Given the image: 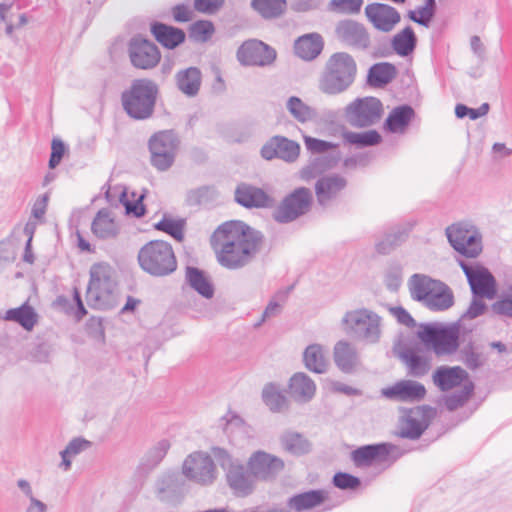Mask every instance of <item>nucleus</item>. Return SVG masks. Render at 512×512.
Instances as JSON below:
<instances>
[{
	"label": "nucleus",
	"mask_w": 512,
	"mask_h": 512,
	"mask_svg": "<svg viewBox=\"0 0 512 512\" xmlns=\"http://www.w3.org/2000/svg\"><path fill=\"white\" fill-rule=\"evenodd\" d=\"M113 268L106 263H96L90 268V280L86 291L87 304L99 310L115 306L116 281Z\"/></svg>",
	"instance_id": "obj_4"
},
{
	"label": "nucleus",
	"mask_w": 512,
	"mask_h": 512,
	"mask_svg": "<svg viewBox=\"0 0 512 512\" xmlns=\"http://www.w3.org/2000/svg\"><path fill=\"white\" fill-rule=\"evenodd\" d=\"M480 298L481 297L473 296L468 309L462 314L460 321H464L465 319H475L486 312L487 305Z\"/></svg>",
	"instance_id": "obj_62"
},
{
	"label": "nucleus",
	"mask_w": 512,
	"mask_h": 512,
	"mask_svg": "<svg viewBox=\"0 0 512 512\" xmlns=\"http://www.w3.org/2000/svg\"><path fill=\"white\" fill-rule=\"evenodd\" d=\"M262 400L265 405L274 413L288 409L289 402L284 393L274 383H268L262 390Z\"/></svg>",
	"instance_id": "obj_42"
},
{
	"label": "nucleus",
	"mask_w": 512,
	"mask_h": 512,
	"mask_svg": "<svg viewBox=\"0 0 512 512\" xmlns=\"http://www.w3.org/2000/svg\"><path fill=\"white\" fill-rule=\"evenodd\" d=\"M305 367L314 373L323 374L328 368V359L324 348L319 344L309 345L303 353Z\"/></svg>",
	"instance_id": "obj_36"
},
{
	"label": "nucleus",
	"mask_w": 512,
	"mask_h": 512,
	"mask_svg": "<svg viewBox=\"0 0 512 512\" xmlns=\"http://www.w3.org/2000/svg\"><path fill=\"white\" fill-rule=\"evenodd\" d=\"M467 379V371L460 366H440L432 375L434 385L442 392H447L460 386Z\"/></svg>",
	"instance_id": "obj_27"
},
{
	"label": "nucleus",
	"mask_w": 512,
	"mask_h": 512,
	"mask_svg": "<svg viewBox=\"0 0 512 512\" xmlns=\"http://www.w3.org/2000/svg\"><path fill=\"white\" fill-rule=\"evenodd\" d=\"M186 492V483L179 473L163 475L156 483V493L161 501L179 502Z\"/></svg>",
	"instance_id": "obj_26"
},
{
	"label": "nucleus",
	"mask_w": 512,
	"mask_h": 512,
	"mask_svg": "<svg viewBox=\"0 0 512 512\" xmlns=\"http://www.w3.org/2000/svg\"><path fill=\"white\" fill-rule=\"evenodd\" d=\"M417 335L437 356L452 355L459 348L460 324L458 322L448 326L438 323L424 324Z\"/></svg>",
	"instance_id": "obj_7"
},
{
	"label": "nucleus",
	"mask_w": 512,
	"mask_h": 512,
	"mask_svg": "<svg viewBox=\"0 0 512 512\" xmlns=\"http://www.w3.org/2000/svg\"><path fill=\"white\" fill-rule=\"evenodd\" d=\"M131 64L138 69L148 70L157 66L161 59L156 44L141 36H134L128 43Z\"/></svg>",
	"instance_id": "obj_15"
},
{
	"label": "nucleus",
	"mask_w": 512,
	"mask_h": 512,
	"mask_svg": "<svg viewBox=\"0 0 512 512\" xmlns=\"http://www.w3.org/2000/svg\"><path fill=\"white\" fill-rule=\"evenodd\" d=\"M381 318L368 309H356L345 313L341 320L343 331L351 338L367 344L379 342Z\"/></svg>",
	"instance_id": "obj_6"
},
{
	"label": "nucleus",
	"mask_w": 512,
	"mask_h": 512,
	"mask_svg": "<svg viewBox=\"0 0 512 512\" xmlns=\"http://www.w3.org/2000/svg\"><path fill=\"white\" fill-rule=\"evenodd\" d=\"M183 475L198 484L209 485L216 479L215 464L207 453L190 454L183 463Z\"/></svg>",
	"instance_id": "obj_14"
},
{
	"label": "nucleus",
	"mask_w": 512,
	"mask_h": 512,
	"mask_svg": "<svg viewBox=\"0 0 512 512\" xmlns=\"http://www.w3.org/2000/svg\"><path fill=\"white\" fill-rule=\"evenodd\" d=\"M279 440L281 447L286 452L295 456L307 454L311 450L310 441L303 434L296 431H284Z\"/></svg>",
	"instance_id": "obj_34"
},
{
	"label": "nucleus",
	"mask_w": 512,
	"mask_h": 512,
	"mask_svg": "<svg viewBox=\"0 0 512 512\" xmlns=\"http://www.w3.org/2000/svg\"><path fill=\"white\" fill-rule=\"evenodd\" d=\"M396 67L388 62L376 63L368 71L367 82L373 87H383L396 77Z\"/></svg>",
	"instance_id": "obj_40"
},
{
	"label": "nucleus",
	"mask_w": 512,
	"mask_h": 512,
	"mask_svg": "<svg viewBox=\"0 0 512 512\" xmlns=\"http://www.w3.org/2000/svg\"><path fill=\"white\" fill-rule=\"evenodd\" d=\"M335 35L345 46L365 51L370 47V34L364 24L352 19L341 20L336 24Z\"/></svg>",
	"instance_id": "obj_16"
},
{
	"label": "nucleus",
	"mask_w": 512,
	"mask_h": 512,
	"mask_svg": "<svg viewBox=\"0 0 512 512\" xmlns=\"http://www.w3.org/2000/svg\"><path fill=\"white\" fill-rule=\"evenodd\" d=\"M338 158L339 157L332 158L330 156L321 155L311 159L309 163L301 169V178L309 181L322 175L336 164Z\"/></svg>",
	"instance_id": "obj_44"
},
{
	"label": "nucleus",
	"mask_w": 512,
	"mask_h": 512,
	"mask_svg": "<svg viewBox=\"0 0 512 512\" xmlns=\"http://www.w3.org/2000/svg\"><path fill=\"white\" fill-rule=\"evenodd\" d=\"M175 84L177 89L187 97L198 95L202 83V73L197 67H188L176 72Z\"/></svg>",
	"instance_id": "obj_29"
},
{
	"label": "nucleus",
	"mask_w": 512,
	"mask_h": 512,
	"mask_svg": "<svg viewBox=\"0 0 512 512\" xmlns=\"http://www.w3.org/2000/svg\"><path fill=\"white\" fill-rule=\"evenodd\" d=\"M263 244V234L242 221L225 222L211 236L217 262L228 270H240L251 264Z\"/></svg>",
	"instance_id": "obj_1"
},
{
	"label": "nucleus",
	"mask_w": 512,
	"mask_h": 512,
	"mask_svg": "<svg viewBox=\"0 0 512 512\" xmlns=\"http://www.w3.org/2000/svg\"><path fill=\"white\" fill-rule=\"evenodd\" d=\"M300 154V145L283 136H274L261 148V156L266 160L279 158L285 162H295Z\"/></svg>",
	"instance_id": "obj_19"
},
{
	"label": "nucleus",
	"mask_w": 512,
	"mask_h": 512,
	"mask_svg": "<svg viewBox=\"0 0 512 512\" xmlns=\"http://www.w3.org/2000/svg\"><path fill=\"white\" fill-rule=\"evenodd\" d=\"M347 186V179L340 174L321 176L315 183V194L320 206L327 207L336 200Z\"/></svg>",
	"instance_id": "obj_23"
},
{
	"label": "nucleus",
	"mask_w": 512,
	"mask_h": 512,
	"mask_svg": "<svg viewBox=\"0 0 512 512\" xmlns=\"http://www.w3.org/2000/svg\"><path fill=\"white\" fill-rule=\"evenodd\" d=\"M214 33L213 23L208 20L194 22L189 29V36L195 41L205 42Z\"/></svg>",
	"instance_id": "obj_55"
},
{
	"label": "nucleus",
	"mask_w": 512,
	"mask_h": 512,
	"mask_svg": "<svg viewBox=\"0 0 512 512\" xmlns=\"http://www.w3.org/2000/svg\"><path fill=\"white\" fill-rule=\"evenodd\" d=\"M363 0H330L328 7L331 11L342 14H357L360 12Z\"/></svg>",
	"instance_id": "obj_56"
},
{
	"label": "nucleus",
	"mask_w": 512,
	"mask_h": 512,
	"mask_svg": "<svg viewBox=\"0 0 512 512\" xmlns=\"http://www.w3.org/2000/svg\"><path fill=\"white\" fill-rule=\"evenodd\" d=\"M151 33L165 48L174 49L185 41V32L177 27L161 22L151 24Z\"/></svg>",
	"instance_id": "obj_32"
},
{
	"label": "nucleus",
	"mask_w": 512,
	"mask_h": 512,
	"mask_svg": "<svg viewBox=\"0 0 512 512\" xmlns=\"http://www.w3.org/2000/svg\"><path fill=\"white\" fill-rule=\"evenodd\" d=\"M435 415L436 409L429 405L404 410L400 420L398 436L410 440L419 439L429 427Z\"/></svg>",
	"instance_id": "obj_12"
},
{
	"label": "nucleus",
	"mask_w": 512,
	"mask_h": 512,
	"mask_svg": "<svg viewBox=\"0 0 512 512\" xmlns=\"http://www.w3.org/2000/svg\"><path fill=\"white\" fill-rule=\"evenodd\" d=\"M185 225V219H172L164 216L154 225V228L158 231L165 232L177 241H182L184 238Z\"/></svg>",
	"instance_id": "obj_50"
},
{
	"label": "nucleus",
	"mask_w": 512,
	"mask_h": 512,
	"mask_svg": "<svg viewBox=\"0 0 512 512\" xmlns=\"http://www.w3.org/2000/svg\"><path fill=\"white\" fill-rule=\"evenodd\" d=\"M247 464L256 481H273L285 466L281 458L264 451L254 452Z\"/></svg>",
	"instance_id": "obj_18"
},
{
	"label": "nucleus",
	"mask_w": 512,
	"mask_h": 512,
	"mask_svg": "<svg viewBox=\"0 0 512 512\" xmlns=\"http://www.w3.org/2000/svg\"><path fill=\"white\" fill-rule=\"evenodd\" d=\"M186 282L202 297L210 299L214 295V287L204 271L188 266L185 273Z\"/></svg>",
	"instance_id": "obj_37"
},
{
	"label": "nucleus",
	"mask_w": 512,
	"mask_h": 512,
	"mask_svg": "<svg viewBox=\"0 0 512 512\" xmlns=\"http://www.w3.org/2000/svg\"><path fill=\"white\" fill-rule=\"evenodd\" d=\"M342 138L345 144L355 146L359 149L376 146L382 142V136L376 130L353 132L343 129Z\"/></svg>",
	"instance_id": "obj_39"
},
{
	"label": "nucleus",
	"mask_w": 512,
	"mask_h": 512,
	"mask_svg": "<svg viewBox=\"0 0 512 512\" xmlns=\"http://www.w3.org/2000/svg\"><path fill=\"white\" fill-rule=\"evenodd\" d=\"M451 246L467 258H476L482 252V236L479 230L469 223H457L446 229Z\"/></svg>",
	"instance_id": "obj_10"
},
{
	"label": "nucleus",
	"mask_w": 512,
	"mask_h": 512,
	"mask_svg": "<svg viewBox=\"0 0 512 512\" xmlns=\"http://www.w3.org/2000/svg\"><path fill=\"white\" fill-rule=\"evenodd\" d=\"M474 386L472 383L465 384L464 387L445 397V406L449 411H455L462 407L473 393Z\"/></svg>",
	"instance_id": "obj_53"
},
{
	"label": "nucleus",
	"mask_w": 512,
	"mask_h": 512,
	"mask_svg": "<svg viewBox=\"0 0 512 512\" xmlns=\"http://www.w3.org/2000/svg\"><path fill=\"white\" fill-rule=\"evenodd\" d=\"M316 385L305 373H295L289 380V394L297 402H309L315 395Z\"/></svg>",
	"instance_id": "obj_30"
},
{
	"label": "nucleus",
	"mask_w": 512,
	"mask_h": 512,
	"mask_svg": "<svg viewBox=\"0 0 512 512\" xmlns=\"http://www.w3.org/2000/svg\"><path fill=\"white\" fill-rule=\"evenodd\" d=\"M365 15L375 29L390 32L400 22V13L392 6L383 3H371L365 7Z\"/></svg>",
	"instance_id": "obj_20"
},
{
	"label": "nucleus",
	"mask_w": 512,
	"mask_h": 512,
	"mask_svg": "<svg viewBox=\"0 0 512 512\" xmlns=\"http://www.w3.org/2000/svg\"><path fill=\"white\" fill-rule=\"evenodd\" d=\"M169 448L170 444L167 440L159 441L145 454L142 464L149 469L154 468L163 460Z\"/></svg>",
	"instance_id": "obj_52"
},
{
	"label": "nucleus",
	"mask_w": 512,
	"mask_h": 512,
	"mask_svg": "<svg viewBox=\"0 0 512 512\" xmlns=\"http://www.w3.org/2000/svg\"><path fill=\"white\" fill-rule=\"evenodd\" d=\"M304 143L307 150L317 154H323L329 150L336 149L339 147V144L337 143L321 140L311 136H305Z\"/></svg>",
	"instance_id": "obj_60"
},
{
	"label": "nucleus",
	"mask_w": 512,
	"mask_h": 512,
	"mask_svg": "<svg viewBox=\"0 0 512 512\" xmlns=\"http://www.w3.org/2000/svg\"><path fill=\"white\" fill-rule=\"evenodd\" d=\"M401 360L406 364L409 374L414 377H422L430 369V359L419 355L411 348H407L400 353Z\"/></svg>",
	"instance_id": "obj_41"
},
{
	"label": "nucleus",
	"mask_w": 512,
	"mask_h": 512,
	"mask_svg": "<svg viewBox=\"0 0 512 512\" xmlns=\"http://www.w3.org/2000/svg\"><path fill=\"white\" fill-rule=\"evenodd\" d=\"M66 152V146L62 140L54 138L51 144V155L49 159V168H56Z\"/></svg>",
	"instance_id": "obj_64"
},
{
	"label": "nucleus",
	"mask_w": 512,
	"mask_h": 512,
	"mask_svg": "<svg viewBox=\"0 0 512 512\" xmlns=\"http://www.w3.org/2000/svg\"><path fill=\"white\" fill-rule=\"evenodd\" d=\"M159 96L158 84L149 78L134 79L121 94V103L126 114L134 120L153 117Z\"/></svg>",
	"instance_id": "obj_3"
},
{
	"label": "nucleus",
	"mask_w": 512,
	"mask_h": 512,
	"mask_svg": "<svg viewBox=\"0 0 512 512\" xmlns=\"http://www.w3.org/2000/svg\"><path fill=\"white\" fill-rule=\"evenodd\" d=\"M333 356L336 366L344 373L354 372L361 363L356 347L346 340L335 344Z\"/></svg>",
	"instance_id": "obj_28"
},
{
	"label": "nucleus",
	"mask_w": 512,
	"mask_h": 512,
	"mask_svg": "<svg viewBox=\"0 0 512 512\" xmlns=\"http://www.w3.org/2000/svg\"><path fill=\"white\" fill-rule=\"evenodd\" d=\"M5 320L13 321L20 324L25 330H32L37 323V314L33 307L27 303L22 304L18 308L9 309L6 311Z\"/></svg>",
	"instance_id": "obj_45"
},
{
	"label": "nucleus",
	"mask_w": 512,
	"mask_h": 512,
	"mask_svg": "<svg viewBox=\"0 0 512 512\" xmlns=\"http://www.w3.org/2000/svg\"><path fill=\"white\" fill-rule=\"evenodd\" d=\"M391 45L399 56L406 57L410 55L417 45V37L412 27L407 26L395 34L392 38Z\"/></svg>",
	"instance_id": "obj_43"
},
{
	"label": "nucleus",
	"mask_w": 512,
	"mask_h": 512,
	"mask_svg": "<svg viewBox=\"0 0 512 512\" xmlns=\"http://www.w3.org/2000/svg\"><path fill=\"white\" fill-rule=\"evenodd\" d=\"M151 164L159 171L169 169L176 157L179 139L172 130L159 131L148 142Z\"/></svg>",
	"instance_id": "obj_11"
},
{
	"label": "nucleus",
	"mask_w": 512,
	"mask_h": 512,
	"mask_svg": "<svg viewBox=\"0 0 512 512\" xmlns=\"http://www.w3.org/2000/svg\"><path fill=\"white\" fill-rule=\"evenodd\" d=\"M286 108L292 117L300 123L314 121L318 117V113L315 108L307 105L296 96H291L287 100Z\"/></svg>",
	"instance_id": "obj_46"
},
{
	"label": "nucleus",
	"mask_w": 512,
	"mask_h": 512,
	"mask_svg": "<svg viewBox=\"0 0 512 512\" xmlns=\"http://www.w3.org/2000/svg\"><path fill=\"white\" fill-rule=\"evenodd\" d=\"M492 309L498 315L512 318V286L508 288L506 295L493 303Z\"/></svg>",
	"instance_id": "obj_63"
},
{
	"label": "nucleus",
	"mask_w": 512,
	"mask_h": 512,
	"mask_svg": "<svg viewBox=\"0 0 512 512\" xmlns=\"http://www.w3.org/2000/svg\"><path fill=\"white\" fill-rule=\"evenodd\" d=\"M291 289L292 287H289L286 290H280L276 293L263 311L262 321H265L267 318L275 317L281 313L282 304L286 302Z\"/></svg>",
	"instance_id": "obj_54"
},
{
	"label": "nucleus",
	"mask_w": 512,
	"mask_h": 512,
	"mask_svg": "<svg viewBox=\"0 0 512 512\" xmlns=\"http://www.w3.org/2000/svg\"><path fill=\"white\" fill-rule=\"evenodd\" d=\"M408 231L406 229L397 228L376 244V250L380 254H389L397 246L407 238Z\"/></svg>",
	"instance_id": "obj_51"
},
{
	"label": "nucleus",
	"mask_w": 512,
	"mask_h": 512,
	"mask_svg": "<svg viewBox=\"0 0 512 512\" xmlns=\"http://www.w3.org/2000/svg\"><path fill=\"white\" fill-rule=\"evenodd\" d=\"M251 6L264 19H275L285 12L286 0H252Z\"/></svg>",
	"instance_id": "obj_48"
},
{
	"label": "nucleus",
	"mask_w": 512,
	"mask_h": 512,
	"mask_svg": "<svg viewBox=\"0 0 512 512\" xmlns=\"http://www.w3.org/2000/svg\"><path fill=\"white\" fill-rule=\"evenodd\" d=\"M384 109L382 102L372 96L356 98L344 108L346 122L358 129L368 128L377 124Z\"/></svg>",
	"instance_id": "obj_8"
},
{
	"label": "nucleus",
	"mask_w": 512,
	"mask_h": 512,
	"mask_svg": "<svg viewBox=\"0 0 512 512\" xmlns=\"http://www.w3.org/2000/svg\"><path fill=\"white\" fill-rule=\"evenodd\" d=\"M140 268L154 277H165L177 268V260L170 243L152 240L143 245L137 255Z\"/></svg>",
	"instance_id": "obj_5"
},
{
	"label": "nucleus",
	"mask_w": 512,
	"mask_h": 512,
	"mask_svg": "<svg viewBox=\"0 0 512 512\" xmlns=\"http://www.w3.org/2000/svg\"><path fill=\"white\" fill-rule=\"evenodd\" d=\"M227 482L233 493L245 497L253 493L256 479L249 468L238 462H231L227 470Z\"/></svg>",
	"instance_id": "obj_21"
},
{
	"label": "nucleus",
	"mask_w": 512,
	"mask_h": 512,
	"mask_svg": "<svg viewBox=\"0 0 512 512\" xmlns=\"http://www.w3.org/2000/svg\"><path fill=\"white\" fill-rule=\"evenodd\" d=\"M425 394L424 385L413 380H401L381 390L383 397L399 402L420 401L425 397Z\"/></svg>",
	"instance_id": "obj_22"
},
{
	"label": "nucleus",
	"mask_w": 512,
	"mask_h": 512,
	"mask_svg": "<svg viewBox=\"0 0 512 512\" xmlns=\"http://www.w3.org/2000/svg\"><path fill=\"white\" fill-rule=\"evenodd\" d=\"M397 447L390 443H378L361 446L351 453V458L357 467L370 466L373 462L387 461Z\"/></svg>",
	"instance_id": "obj_24"
},
{
	"label": "nucleus",
	"mask_w": 512,
	"mask_h": 512,
	"mask_svg": "<svg viewBox=\"0 0 512 512\" xmlns=\"http://www.w3.org/2000/svg\"><path fill=\"white\" fill-rule=\"evenodd\" d=\"M323 47V38L318 33L305 34L294 43L295 54L306 61L317 58L321 54Z\"/></svg>",
	"instance_id": "obj_31"
},
{
	"label": "nucleus",
	"mask_w": 512,
	"mask_h": 512,
	"mask_svg": "<svg viewBox=\"0 0 512 512\" xmlns=\"http://www.w3.org/2000/svg\"><path fill=\"white\" fill-rule=\"evenodd\" d=\"M402 267L398 263L389 265L385 272L384 283L390 291H397L402 284Z\"/></svg>",
	"instance_id": "obj_58"
},
{
	"label": "nucleus",
	"mask_w": 512,
	"mask_h": 512,
	"mask_svg": "<svg viewBox=\"0 0 512 512\" xmlns=\"http://www.w3.org/2000/svg\"><path fill=\"white\" fill-rule=\"evenodd\" d=\"M313 195L309 188L298 187L286 195L273 211V219L281 224L291 223L307 214L312 207Z\"/></svg>",
	"instance_id": "obj_9"
},
{
	"label": "nucleus",
	"mask_w": 512,
	"mask_h": 512,
	"mask_svg": "<svg viewBox=\"0 0 512 512\" xmlns=\"http://www.w3.org/2000/svg\"><path fill=\"white\" fill-rule=\"evenodd\" d=\"M235 201L245 208H269L274 200L263 189L248 183H240L235 189Z\"/></svg>",
	"instance_id": "obj_25"
},
{
	"label": "nucleus",
	"mask_w": 512,
	"mask_h": 512,
	"mask_svg": "<svg viewBox=\"0 0 512 512\" xmlns=\"http://www.w3.org/2000/svg\"><path fill=\"white\" fill-rule=\"evenodd\" d=\"M437 281L424 274H413L408 281L412 299L418 302L425 300L431 287L437 285Z\"/></svg>",
	"instance_id": "obj_47"
},
{
	"label": "nucleus",
	"mask_w": 512,
	"mask_h": 512,
	"mask_svg": "<svg viewBox=\"0 0 512 512\" xmlns=\"http://www.w3.org/2000/svg\"><path fill=\"white\" fill-rule=\"evenodd\" d=\"M144 195H140L136 200L131 201L128 199L126 190L122 191L120 195V202L125 207L126 214L133 215L140 218L145 215L146 209L143 204Z\"/></svg>",
	"instance_id": "obj_57"
},
{
	"label": "nucleus",
	"mask_w": 512,
	"mask_h": 512,
	"mask_svg": "<svg viewBox=\"0 0 512 512\" xmlns=\"http://www.w3.org/2000/svg\"><path fill=\"white\" fill-rule=\"evenodd\" d=\"M326 499L323 490H310L292 496L288 500V506L295 511L301 512L321 505Z\"/></svg>",
	"instance_id": "obj_38"
},
{
	"label": "nucleus",
	"mask_w": 512,
	"mask_h": 512,
	"mask_svg": "<svg viewBox=\"0 0 512 512\" xmlns=\"http://www.w3.org/2000/svg\"><path fill=\"white\" fill-rule=\"evenodd\" d=\"M357 64L347 52H336L326 61L318 79L319 90L326 95L346 92L354 83Z\"/></svg>",
	"instance_id": "obj_2"
},
{
	"label": "nucleus",
	"mask_w": 512,
	"mask_h": 512,
	"mask_svg": "<svg viewBox=\"0 0 512 512\" xmlns=\"http://www.w3.org/2000/svg\"><path fill=\"white\" fill-rule=\"evenodd\" d=\"M461 354L464 364L471 370L478 369L485 361L482 354L477 352L472 344L465 346Z\"/></svg>",
	"instance_id": "obj_59"
},
{
	"label": "nucleus",
	"mask_w": 512,
	"mask_h": 512,
	"mask_svg": "<svg viewBox=\"0 0 512 512\" xmlns=\"http://www.w3.org/2000/svg\"><path fill=\"white\" fill-rule=\"evenodd\" d=\"M453 304L454 295L451 288L445 283L441 282L439 288L437 289V293L432 299H430L429 303H427L426 308L431 311H445L451 308Z\"/></svg>",
	"instance_id": "obj_49"
},
{
	"label": "nucleus",
	"mask_w": 512,
	"mask_h": 512,
	"mask_svg": "<svg viewBox=\"0 0 512 512\" xmlns=\"http://www.w3.org/2000/svg\"><path fill=\"white\" fill-rule=\"evenodd\" d=\"M415 115L409 105H400L392 109L384 122V129L390 133H404Z\"/></svg>",
	"instance_id": "obj_33"
},
{
	"label": "nucleus",
	"mask_w": 512,
	"mask_h": 512,
	"mask_svg": "<svg viewBox=\"0 0 512 512\" xmlns=\"http://www.w3.org/2000/svg\"><path fill=\"white\" fill-rule=\"evenodd\" d=\"M237 58L243 65L264 67L275 61L276 51L260 40L251 39L239 47Z\"/></svg>",
	"instance_id": "obj_17"
},
{
	"label": "nucleus",
	"mask_w": 512,
	"mask_h": 512,
	"mask_svg": "<svg viewBox=\"0 0 512 512\" xmlns=\"http://www.w3.org/2000/svg\"><path fill=\"white\" fill-rule=\"evenodd\" d=\"M91 230L97 238L103 240L115 238L119 233L117 224L106 209L98 211L91 224Z\"/></svg>",
	"instance_id": "obj_35"
},
{
	"label": "nucleus",
	"mask_w": 512,
	"mask_h": 512,
	"mask_svg": "<svg viewBox=\"0 0 512 512\" xmlns=\"http://www.w3.org/2000/svg\"><path fill=\"white\" fill-rule=\"evenodd\" d=\"M333 484L342 490H355L361 485V481L349 473L338 472L333 477Z\"/></svg>",
	"instance_id": "obj_61"
},
{
	"label": "nucleus",
	"mask_w": 512,
	"mask_h": 512,
	"mask_svg": "<svg viewBox=\"0 0 512 512\" xmlns=\"http://www.w3.org/2000/svg\"><path fill=\"white\" fill-rule=\"evenodd\" d=\"M459 265L467 277L473 296L492 299L496 293V281L492 273L484 266L471 265L459 260Z\"/></svg>",
	"instance_id": "obj_13"
}]
</instances>
